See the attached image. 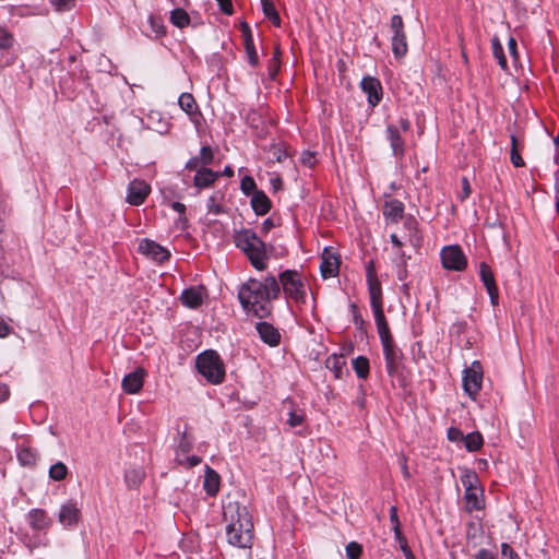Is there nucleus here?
<instances>
[{
  "instance_id": "473e14b6",
  "label": "nucleus",
  "mask_w": 559,
  "mask_h": 559,
  "mask_svg": "<svg viewBox=\"0 0 559 559\" xmlns=\"http://www.w3.org/2000/svg\"><path fill=\"white\" fill-rule=\"evenodd\" d=\"M20 463L24 466H34L38 459V453L31 448H22L17 453Z\"/></svg>"
},
{
  "instance_id": "de8ad7c7",
  "label": "nucleus",
  "mask_w": 559,
  "mask_h": 559,
  "mask_svg": "<svg viewBox=\"0 0 559 559\" xmlns=\"http://www.w3.org/2000/svg\"><path fill=\"white\" fill-rule=\"evenodd\" d=\"M390 521L393 525L394 536H400L401 531V523L397 515V508L395 506H392L390 508Z\"/></svg>"
},
{
  "instance_id": "e433bc0d",
  "label": "nucleus",
  "mask_w": 559,
  "mask_h": 559,
  "mask_svg": "<svg viewBox=\"0 0 559 559\" xmlns=\"http://www.w3.org/2000/svg\"><path fill=\"white\" fill-rule=\"evenodd\" d=\"M68 475V467L62 462H57L52 464L49 468V477L52 480L61 481Z\"/></svg>"
},
{
  "instance_id": "f3484780",
  "label": "nucleus",
  "mask_w": 559,
  "mask_h": 559,
  "mask_svg": "<svg viewBox=\"0 0 559 559\" xmlns=\"http://www.w3.org/2000/svg\"><path fill=\"white\" fill-rule=\"evenodd\" d=\"M255 330L261 341L271 347H276L281 343L280 331L269 322L261 321L255 324Z\"/></svg>"
},
{
  "instance_id": "0eeeda50",
  "label": "nucleus",
  "mask_w": 559,
  "mask_h": 559,
  "mask_svg": "<svg viewBox=\"0 0 559 559\" xmlns=\"http://www.w3.org/2000/svg\"><path fill=\"white\" fill-rule=\"evenodd\" d=\"M483 383V368L479 361L475 360L472 365L464 370L463 374V389L469 397L476 399L481 389Z\"/></svg>"
},
{
  "instance_id": "72a5a7b5",
  "label": "nucleus",
  "mask_w": 559,
  "mask_h": 559,
  "mask_svg": "<svg viewBox=\"0 0 559 559\" xmlns=\"http://www.w3.org/2000/svg\"><path fill=\"white\" fill-rule=\"evenodd\" d=\"M353 368L358 378L366 379L369 376V360L365 356H358L353 360Z\"/></svg>"
},
{
  "instance_id": "a211bd4d",
  "label": "nucleus",
  "mask_w": 559,
  "mask_h": 559,
  "mask_svg": "<svg viewBox=\"0 0 559 559\" xmlns=\"http://www.w3.org/2000/svg\"><path fill=\"white\" fill-rule=\"evenodd\" d=\"M206 297V288L202 285L192 286L185 289L181 293L180 299L182 305L188 308H198L203 302V299Z\"/></svg>"
},
{
  "instance_id": "6e6552de",
  "label": "nucleus",
  "mask_w": 559,
  "mask_h": 559,
  "mask_svg": "<svg viewBox=\"0 0 559 559\" xmlns=\"http://www.w3.org/2000/svg\"><path fill=\"white\" fill-rule=\"evenodd\" d=\"M442 265L447 270L463 271L467 261L462 249L459 246L444 247L441 250Z\"/></svg>"
},
{
  "instance_id": "13d9d810",
  "label": "nucleus",
  "mask_w": 559,
  "mask_h": 559,
  "mask_svg": "<svg viewBox=\"0 0 559 559\" xmlns=\"http://www.w3.org/2000/svg\"><path fill=\"white\" fill-rule=\"evenodd\" d=\"M511 163L514 167H523L525 165L522 156L519 153V148H511Z\"/></svg>"
},
{
  "instance_id": "bb28decb",
  "label": "nucleus",
  "mask_w": 559,
  "mask_h": 559,
  "mask_svg": "<svg viewBox=\"0 0 559 559\" xmlns=\"http://www.w3.org/2000/svg\"><path fill=\"white\" fill-rule=\"evenodd\" d=\"M145 473L142 467H133L126 472L124 479L129 488H138L143 481Z\"/></svg>"
},
{
  "instance_id": "a19ab883",
  "label": "nucleus",
  "mask_w": 559,
  "mask_h": 559,
  "mask_svg": "<svg viewBox=\"0 0 559 559\" xmlns=\"http://www.w3.org/2000/svg\"><path fill=\"white\" fill-rule=\"evenodd\" d=\"M219 199H221L219 193H215L209 198L207 204H206L209 213H212L214 215H218L222 213V206L219 205Z\"/></svg>"
},
{
  "instance_id": "393cba45",
  "label": "nucleus",
  "mask_w": 559,
  "mask_h": 559,
  "mask_svg": "<svg viewBox=\"0 0 559 559\" xmlns=\"http://www.w3.org/2000/svg\"><path fill=\"white\" fill-rule=\"evenodd\" d=\"M251 206L257 215H264L271 209V201L263 191H254L251 198Z\"/></svg>"
},
{
  "instance_id": "603ef678",
  "label": "nucleus",
  "mask_w": 559,
  "mask_h": 559,
  "mask_svg": "<svg viewBox=\"0 0 559 559\" xmlns=\"http://www.w3.org/2000/svg\"><path fill=\"white\" fill-rule=\"evenodd\" d=\"M448 439L452 442H463L464 433L455 427L448 429Z\"/></svg>"
},
{
  "instance_id": "7ed1b4c3",
  "label": "nucleus",
  "mask_w": 559,
  "mask_h": 559,
  "mask_svg": "<svg viewBox=\"0 0 559 559\" xmlns=\"http://www.w3.org/2000/svg\"><path fill=\"white\" fill-rule=\"evenodd\" d=\"M236 246L245 252L252 266L258 271L266 269L269 254L265 243L250 229L236 236Z\"/></svg>"
},
{
  "instance_id": "8fccbe9b",
  "label": "nucleus",
  "mask_w": 559,
  "mask_h": 559,
  "mask_svg": "<svg viewBox=\"0 0 559 559\" xmlns=\"http://www.w3.org/2000/svg\"><path fill=\"white\" fill-rule=\"evenodd\" d=\"M240 188H241L242 192L247 195L250 193L253 194V192L257 191L255 182H254L253 178L250 176H246L241 179Z\"/></svg>"
},
{
  "instance_id": "5701e85b",
  "label": "nucleus",
  "mask_w": 559,
  "mask_h": 559,
  "mask_svg": "<svg viewBox=\"0 0 559 559\" xmlns=\"http://www.w3.org/2000/svg\"><path fill=\"white\" fill-rule=\"evenodd\" d=\"M374 321L378 330V334L381 340V344L393 341L390 333L389 324L386 322L383 309L373 310Z\"/></svg>"
},
{
  "instance_id": "f704fd0d",
  "label": "nucleus",
  "mask_w": 559,
  "mask_h": 559,
  "mask_svg": "<svg viewBox=\"0 0 559 559\" xmlns=\"http://www.w3.org/2000/svg\"><path fill=\"white\" fill-rule=\"evenodd\" d=\"M492 55L497 59L501 69L506 70L508 67L507 58L503 52V47L497 36L491 39Z\"/></svg>"
},
{
  "instance_id": "4468645a",
  "label": "nucleus",
  "mask_w": 559,
  "mask_h": 559,
  "mask_svg": "<svg viewBox=\"0 0 559 559\" xmlns=\"http://www.w3.org/2000/svg\"><path fill=\"white\" fill-rule=\"evenodd\" d=\"M479 276L490 297L492 306L498 305L499 292L496 285L493 273L486 262L479 264Z\"/></svg>"
},
{
  "instance_id": "c9c22d12",
  "label": "nucleus",
  "mask_w": 559,
  "mask_h": 559,
  "mask_svg": "<svg viewBox=\"0 0 559 559\" xmlns=\"http://www.w3.org/2000/svg\"><path fill=\"white\" fill-rule=\"evenodd\" d=\"M461 481L465 491L478 488V477L476 473L471 469H464L461 475Z\"/></svg>"
},
{
  "instance_id": "09e8293b",
  "label": "nucleus",
  "mask_w": 559,
  "mask_h": 559,
  "mask_svg": "<svg viewBox=\"0 0 559 559\" xmlns=\"http://www.w3.org/2000/svg\"><path fill=\"white\" fill-rule=\"evenodd\" d=\"M411 257H406L403 251L400 252V259L401 263L397 265L396 275L399 281H404L407 277V270H406V259H409Z\"/></svg>"
},
{
  "instance_id": "338daca9",
  "label": "nucleus",
  "mask_w": 559,
  "mask_h": 559,
  "mask_svg": "<svg viewBox=\"0 0 559 559\" xmlns=\"http://www.w3.org/2000/svg\"><path fill=\"white\" fill-rule=\"evenodd\" d=\"M508 48L512 57L516 58L518 51H516V40L513 37L509 38L508 41Z\"/></svg>"
},
{
  "instance_id": "052dcab7",
  "label": "nucleus",
  "mask_w": 559,
  "mask_h": 559,
  "mask_svg": "<svg viewBox=\"0 0 559 559\" xmlns=\"http://www.w3.org/2000/svg\"><path fill=\"white\" fill-rule=\"evenodd\" d=\"M182 460H183L182 465H187L189 467L197 466L201 463V457L198 455H191V456L182 455Z\"/></svg>"
},
{
  "instance_id": "4c0bfd02",
  "label": "nucleus",
  "mask_w": 559,
  "mask_h": 559,
  "mask_svg": "<svg viewBox=\"0 0 559 559\" xmlns=\"http://www.w3.org/2000/svg\"><path fill=\"white\" fill-rule=\"evenodd\" d=\"M262 10L264 15L275 25H281V17L273 4V2L262 3Z\"/></svg>"
},
{
  "instance_id": "79ce46f5",
  "label": "nucleus",
  "mask_w": 559,
  "mask_h": 559,
  "mask_svg": "<svg viewBox=\"0 0 559 559\" xmlns=\"http://www.w3.org/2000/svg\"><path fill=\"white\" fill-rule=\"evenodd\" d=\"M14 38L7 28L0 26V49H9L13 46Z\"/></svg>"
},
{
  "instance_id": "49530a36",
  "label": "nucleus",
  "mask_w": 559,
  "mask_h": 559,
  "mask_svg": "<svg viewBox=\"0 0 559 559\" xmlns=\"http://www.w3.org/2000/svg\"><path fill=\"white\" fill-rule=\"evenodd\" d=\"M344 364L345 362L341 358H337V357L329 358L326 360L328 367L334 370L336 378H341Z\"/></svg>"
},
{
  "instance_id": "774afa93",
  "label": "nucleus",
  "mask_w": 559,
  "mask_h": 559,
  "mask_svg": "<svg viewBox=\"0 0 559 559\" xmlns=\"http://www.w3.org/2000/svg\"><path fill=\"white\" fill-rule=\"evenodd\" d=\"M400 464H401V469H402L403 476L406 479L409 478L411 474L408 472L407 462L404 456L400 457Z\"/></svg>"
},
{
  "instance_id": "3c124183",
  "label": "nucleus",
  "mask_w": 559,
  "mask_h": 559,
  "mask_svg": "<svg viewBox=\"0 0 559 559\" xmlns=\"http://www.w3.org/2000/svg\"><path fill=\"white\" fill-rule=\"evenodd\" d=\"M304 419H305V417L302 414L289 412L287 423L289 424L290 427L296 428V427H299L302 425Z\"/></svg>"
},
{
  "instance_id": "69168bd1",
  "label": "nucleus",
  "mask_w": 559,
  "mask_h": 559,
  "mask_svg": "<svg viewBox=\"0 0 559 559\" xmlns=\"http://www.w3.org/2000/svg\"><path fill=\"white\" fill-rule=\"evenodd\" d=\"M10 395L9 386L4 383H0V403L8 400Z\"/></svg>"
},
{
  "instance_id": "39448f33",
  "label": "nucleus",
  "mask_w": 559,
  "mask_h": 559,
  "mask_svg": "<svg viewBox=\"0 0 559 559\" xmlns=\"http://www.w3.org/2000/svg\"><path fill=\"white\" fill-rule=\"evenodd\" d=\"M278 280L287 298L299 308L307 306V285L297 271L286 270L280 274Z\"/></svg>"
},
{
  "instance_id": "c03bdc74",
  "label": "nucleus",
  "mask_w": 559,
  "mask_h": 559,
  "mask_svg": "<svg viewBox=\"0 0 559 559\" xmlns=\"http://www.w3.org/2000/svg\"><path fill=\"white\" fill-rule=\"evenodd\" d=\"M171 209L179 213V217L177 221V224L180 225V227L183 229L187 225V217L185 215L186 212V205L180 202H173Z\"/></svg>"
},
{
  "instance_id": "ea45409f",
  "label": "nucleus",
  "mask_w": 559,
  "mask_h": 559,
  "mask_svg": "<svg viewBox=\"0 0 559 559\" xmlns=\"http://www.w3.org/2000/svg\"><path fill=\"white\" fill-rule=\"evenodd\" d=\"M147 22L151 28V34H153L156 38L165 34V27L163 25V21L159 17L151 15Z\"/></svg>"
},
{
  "instance_id": "e2e57ef3",
  "label": "nucleus",
  "mask_w": 559,
  "mask_h": 559,
  "mask_svg": "<svg viewBox=\"0 0 559 559\" xmlns=\"http://www.w3.org/2000/svg\"><path fill=\"white\" fill-rule=\"evenodd\" d=\"M496 554L488 549H479L476 555V559H496Z\"/></svg>"
},
{
  "instance_id": "ddd939ff",
  "label": "nucleus",
  "mask_w": 559,
  "mask_h": 559,
  "mask_svg": "<svg viewBox=\"0 0 559 559\" xmlns=\"http://www.w3.org/2000/svg\"><path fill=\"white\" fill-rule=\"evenodd\" d=\"M81 519V510L78 503L73 500H69L63 503L60 508L58 520L64 527H71L78 524Z\"/></svg>"
},
{
  "instance_id": "f8f14e48",
  "label": "nucleus",
  "mask_w": 559,
  "mask_h": 559,
  "mask_svg": "<svg viewBox=\"0 0 559 559\" xmlns=\"http://www.w3.org/2000/svg\"><path fill=\"white\" fill-rule=\"evenodd\" d=\"M360 87L367 94L368 104L371 107L377 106L382 99V86L378 79L373 76H364Z\"/></svg>"
},
{
  "instance_id": "cd10ccee",
  "label": "nucleus",
  "mask_w": 559,
  "mask_h": 559,
  "mask_svg": "<svg viewBox=\"0 0 559 559\" xmlns=\"http://www.w3.org/2000/svg\"><path fill=\"white\" fill-rule=\"evenodd\" d=\"M481 493L483 490L479 487L471 491H465L466 506L469 511L480 510L483 508Z\"/></svg>"
},
{
  "instance_id": "4d7b16f0",
  "label": "nucleus",
  "mask_w": 559,
  "mask_h": 559,
  "mask_svg": "<svg viewBox=\"0 0 559 559\" xmlns=\"http://www.w3.org/2000/svg\"><path fill=\"white\" fill-rule=\"evenodd\" d=\"M300 160L305 166L309 168H312L317 163L316 155L311 152H304L301 154Z\"/></svg>"
},
{
  "instance_id": "f257e3e1",
  "label": "nucleus",
  "mask_w": 559,
  "mask_h": 559,
  "mask_svg": "<svg viewBox=\"0 0 559 559\" xmlns=\"http://www.w3.org/2000/svg\"><path fill=\"white\" fill-rule=\"evenodd\" d=\"M281 286L277 280L270 275L263 281L249 280L241 285L238 297L247 312L258 318H266L272 311V300L277 299Z\"/></svg>"
},
{
  "instance_id": "58836bf2",
  "label": "nucleus",
  "mask_w": 559,
  "mask_h": 559,
  "mask_svg": "<svg viewBox=\"0 0 559 559\" xmlns=\"http://www.w3.org/2000/svg\"><path fill=\"white\" fill-rule=\"evenodd\" d=\"M245 47H246V52L248 56L249 63L252 67H257L259 64V58H258V53L255 51L251 36L246 37Z\"/></svg>"
},
{
  "instance_id": "2eb2a0df",
  "label": "nucleus",
  "mask_w": 559,
  "mask_h": 559,
  "mask_svg": "<svg viewBox=\"0 0 559 559\" xmlns=\"http://www.w3.org/2000/svg\"><path fill=\"white\" fill-rule=\"evenodd\" d=\"M338 255L329 249H324L321 255L320 272L323 278L334 277L338 274Z\"/></svg>"
},
{
  "instance_id": "7c9ffc66",
  "label": "nucleus",
  "mask_w": 559,
  "mask_h": 559,
  "mask_svg": "<svg viewBox=\"0 0 559 559\" xmlns=\"http://www.w3.org/2000/svg\"><path fill=\"white\" fill-rule=\"evenodd\" d=\"M463 443L467 451H477L484 443L483 436L477 431L467 433L466 436L464 435Z\"/></svg>"
},
{
  "instance_id": "864d4df0",
  "label": "nucleus",
  "mask_w": 559,
  "mask_h": 559,
  "mask_svg": "<svg viewBox=\"0 0 559 559\" xmlns=\"http://www.w3.org/2000/svg\"><path fill=\"white\" fill-rule=\"evenodd\" d=\"M213 152L211 150V147L209 146H203L200 151V159H201V163L203 165H209L212 163L213 160Z\"/></svg>"
},
{
  "instance_id": "9b49d317",
  "label": "nucleus",
  "mask_w": 559,
  "mask_h": 559,
  "mask_svg": "<svg viewBox=\"0 0 559 559\" xmlns=\"http://www.w3.org/2000/svg\"><path fill=\"white\" fill-rule=\"evenodd\" d=\"M151 191L144 180L134 179L128 186L127 202L131 205H141Z\"/></svg>"
},
{
  "instance_id": "aec40b11",
  "label": "nucleus",
  "mask_w": 559,
  "mask_h": 559,
  "mask_svg": "<svg viewBox=\"0 0 559 559\" xmlns=\"http://www.w3.org/2000/svg\"><path fill=\"white\" fill-rule=\"evenodd\" d=\"M27 523L35 531H45L50 527L51 520L43 509H32L27 513Z\"/></svg>"
},
{
  "instance_id": "dca6fc26",
  "label": "nucleus",
  "mask_w": 559,
  "mask_h": 559,
  "mask_svg": "<svg viewBox=\"0 0 559 559\" xmlns=\"http://www.w3.org/2000/svg\"><path fill=\"white\" fill-rule=\"evenodd\" d=\"M382 348L385 359L386 372L390 376H393L397 372L402 358V352L394 345L393 341L382 344Z\"/></svg>"
},
{
  "instance_id": "6e6d98bb",
  "label": "nucleus",
  "mask_w": 559,
  "mask_h": 559,
  "mask_svg": "<svg viewBox=\"0 0 559 559\" xmlns=\"http://www.w3.org/2000/svg\"><path fill=\"white\" fill-rule=\"evenodd\" d=\"M472 193L471 185L468 182V179L466 177L462 178V189L459 193V198L461 201L466 200Z\"/></svg>"
},
{
  "instance_id": "5fc2aeb1",
  "label": "nucleus",
  "mask_w": 559,
  "mask_h": 559,
  "mask_svg": "<svg viewBox=\"0 0 559 559\" xmlns=\"http://www.w3.org/2000/svg\"><path fill=\"white\" fill-rule=\"evenodd\" d=\"M502 559H520L518 554L512 549L509 544L503 543L501 545Z\"/></svg>"
},
{
  "instance_id": "6ab92c4d",
  "label": "nucleus",
  "mask_w": 559,
  "mask_h": 559,
  "mask_svg": "<svg viewBox=\"0 0 559 559\" xmlns=\"http://www.w3.org/2000/svg\"><path fill=\"white\" fill-rule=\"evenodd\" d=\"M144 377L145 370L143 368H138L126 374L121 383L123 391L128 394L139 393L143 386Z\"/></svg>"
},
{
  "instance_id": "37998d69",
  "label": "nucleus",
  "mask_w": 559,
  "mask_h": 559,
  "mask_svg": "<svg viewBox=\"0 0 559 559\" xmlns=\"http://www.w3.org/2000/svg\"><path fill=\"white\" fill-rule=\"evenodd\" d=\"M362 554V547L356 542H350L346 546V557L348 559H359Z\"/></svg>"
},
{
  "instance_id": "1a4fd4ad",
  "label": "nucleus",
  "mask_w": 559,
  "mask_h": 559,
  "mask_svg": "<svg viewBox=\"0 0 559 559\" xmlns=\"http://www.w3.org/2000/svg\"><path fill=\"white\" fill-rule=\"evenodd\" d=\"M366 277L372 311L383 309L381 284L377 277L372 262H370L367 266Z\"/></svg>"
},
{
  "instance_id": "2f4dec72",
  "label": "nucleus",
  "mask_w": 559,
  "mask_h": 559,
  "mask_svg": "<svg viewBox=\"0 0 559 559\" xmlns=\"http://www.w3.org/2000/svg\"><path fill=\"white\" fill-rule=\"evenodd\" d=\"M170 22L175 26L183 28L190 24V16L183 9L177 8L170 12Z\"/></svg>"
},
{
  "instance_id": "412c9836",
  "label": "nucleus",
  "mask_w": 559,
  "mask_h": 559,
  "mask_svg": "<svg viewBox=\"0 0 559 559\" xmlns=\"http://www.w3.org/2000/svg\"><path fill=\"white\" fill-rule=\"evenodd\" d=\"M386 139L390 142L393 155L397 158L402 157L404 155V140L395 126L389 124L386 127Z\"/></svg>"
},
{
  "instance_id": "a18cd8bd",
  "label": "nucleus",
  "mask_w": 559,
  "mask_h": 559,
  "mask_svg": "<svg viewBox=\"0 0 559 559\" xmlns=\"http://www.w3.org/2000/svg\"><path fill=\"white\" fill-rule=\"evenodd\" d=\"M395 540L399 543V546L406 559H415V556L413 555L407 540L402 533H400V536H395Z\"/></svg>"
},
{
  "instance_id": "c756f323",
  "label": "nucleus",
  "mask_w": 559,
  "mask_h": 559,
  "mask_svg": "<svg viewBox=\"0 0 559 559\" xmlns=\"http://www.w3.org/2000/svg\"><path fill=\"white\" fill-rule=\"evenodd\" d=\"M193 440L186 432L180 436L177 445L176 460L179 464L183 463L182 455H186L192 449Z\"/></svg>"
},
{
  "instance_id": "b1692460",
  "label": "nucleus",
  "mask_w": 559,
  "mask_h": 559,
  "mask_svg": "<svg viewBox=\"0 0 559 559\" xmlns=\"http://www.w3.org/2000/svg\"><path fill=\"white\" fill-rule=\"evenodd\" d=\"M221 477L210 466H205L203 487L209 496H215L219 490Z\"/></svg>"
},
{
  "instance_id": "a878e982",
  "label": "nucleus",
  "mask_w": 559,
  "mask_h": 559,
  "mask_svg": "<svg viewBox=\"0 0 559 559\" xmlns=\"http://www.w3.org/2000/svg\"><path fill=\"white\" fill-rule=\"evenodd\" d=\"M217 177V173H214L209 168H202L198 170L194 176V186L198 188H206L211 186Z\"/></svg>"
},
{
  "instance_id": "20e7f679",
  "label": "nucleus",
  "mask_w": 559,
  "mask_h": 559,
  "mask_svg": "<svg viewBox=\"0 0 559 559\" xmlns=\"http://www.w3.org/2000/svg\"><path fill=\"white\" fill-rule=\"evenodd\" d=\"M195 367L212 384H219L225 379V366L215 350L209 349L199 354L197 356Z\"/></svg>"
},
{
  "instance_id": "f03ea898",
  "label": "nucleus",
  "mask_w": 559,
  "mask_h": 559,
  "mask_svg": "<svg viewBox=\"0 0 559 559\" xmlns=\"http://www.w3.org/2000/svg\"><path fill=\"white\" fill-rule=\"evenodd\" d=\"M223 516L227 522V542L234 547L251 548L253 523L248 508L238 501H228L223 506Z\"/></svg>"
},
{
  "instance_id": "9d476101",
  "label": "nucleus",
  "mask_w": 559,
  "mask_h": 559,
  "mask_svg": "<svg viewBox=\"0 0 559 559\" xmlns=\"http://www.w3.org/2000/svg\"><path fill=\"white\" fill-rule=\"evenodd\" d=\"M139 251L157 263H163L170 258V252L166 248L150 239L140 241Z\"/></svg>"
},
{
  "instance_id": "bf43d9fd",
  "label": "nucleus",
  "mask_w": 559,
  "mask_h": 559,
  "mask_svg": "<svg viewBox=\"0 0 559 559\" xmlns=\"http://www.w3.org/2000/svg\"><path fill=\"white\" fill-rule=\"evenodd\" d=\"M51 4L58 11H66L70 9L72 0H50Z\"/></svg>"
},
{
  "instance_id": "423d86ee",
  "label": "nucleus",
  "mask_w": 559,
  "mask_h": 559,
  "mask_svg": "<svg viewBox=\"0 0 559 559\" xmlns=\"http://www.w3.org/2000/svg\"><path fill=\"white\" fill-rule=\"evenodd\" d=\"M390 29L392 33V52L396 58H402L406 55L408 47L404 32V23L401 15L395 14L391 17Z\"/></svg>"
},
{
  "instance_id": "c85d7f7f",
  "label": "nucleus",
  "mask_w": 559,
  "mask_h": 559,
  "mask_svg": "<svg viewBox=\"0 0 559 559\" xmlns=\"http://www.w3.org/2000/svg\"><path fill=\"white\" fill-rule=\"evenodd\" d=\"M178 105L189 116H192L198 111L195 99L190 93H182L178 98Z\"/></svg>"
},
{
  "instance_id": "4be33fe9",
  "label": "nucleus",
  "mask_w": 559,
  "mask_h": 559,
  "mask_svg": "<svg viewBox=\"0 0 559 559\" xmlns=\"http://www.w3.org/2000/svg\"><path fill=\"white\" fill-rule=\"evenodd\" d=\"M404 214V204L396 199H389L383 205V215L388 221L399 222Z\"/></svg>"
},
{
  "instance_id": "680f3d73",
  "label": "nucleus",
  "mask_w": 559,
  "mask_h": 559,
  "mask_svg": "<svg viewBox=\"0 0 559 559\" xmlns=\"http://www.w3.org/2000/svg\"><path fill=\"white\" fill-rule=\"evenodd\" d=\"M12 332V326H10L2 318H0V337H7Z\"/></svg>"
},
{
  "instance_id": "0e129e2a",
  "label": "nucleus",
  "mask_w": 559,
  "mask_h": 559,
  "mask_svg": "<svg viewBox=\"0 0 559 559\" xmlns=\"http://www.w3.org/2000/svg\"><path fill=\"white\" fill-rule=\"evenodd\" d=\"M217 1H218L221 9L224 13H226V14L233 13V4H231L230 0H217Z\"/></svg>"
}]
</instances>
